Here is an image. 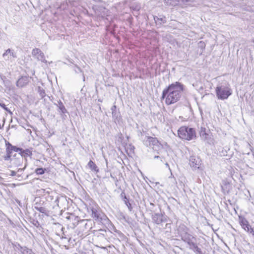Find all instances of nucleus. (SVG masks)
I'll return each mask as SVG.
<instances>
[{
    "label": "nucleus",
    "mask_w": 254,
    "mask_h": 254,
    "mask_svg": "<svg viewBox=\"0 0 254 254\" xmlns=\"http://www.w3.org/2000/svg\"><path fill=\"white\" fill-rule=\"evenodd\" d=\"M37 91L41 98H44L46 96L45 90L42 87L38 86L37 87Z\"/></svg>",
    "instance_id": "a878e982"
},
{
    "label": "nucleus",
    "mask_w": 254,
    "mask_h": 254,
    "mask_svg": "<svg viewBox=\"0 0 254 254\" xmlns=\"http://www.w3.org/2000/svg\"><path fill=\"white\" fill-rule=\"evenodd\" d=\"M178 134L181 138L188 140L193 139L196 137L195 131L193 128L185 126L179 129Z\"/></svg>",
    "instance_id": "20e7f679"
},
{
    "label": "nucleus",
    "mask_w": 254,
    "mask_h": 254,
    "mask_svg": "<svg viewBox=\"0 0 254 254\" xmlns=\"http://www.w3.org/2000/svg\"><path fill=\"white\" fill-rule=\"evenodd\" d=\"M124 201L125 204H126V205L127 206L129 211H131L132 208L131 207V204L128 202L127 198V199H124Z\"/></svg>",
    "instance_id": "2f4dec72"
},
{
    "label": "nucleus",
    "mask_w": 254,
    "mask_h": 254,
    "mask_svg": "<svg viewBox=\"0 0 254 254\" xmlns=\"http://www.w3.org/2000/svg\"><path fill=\"white\" fill-rule=\"evenodd\" d=\"M29 80L27 77L24 76L19 78L16 82V85L19 87H22L25 86L28 82Z\"/></svg>",
    "instance_id": "6ab92c4d"
},
{
    "label": "nucleus",
    "mask_w": 254,
    "mask_h": 254,
    "mask_svg": "<svg viewBox=\"0 0 254 254\" xmlns=\"http://www.w3.org/2000/svg\"><path fill=\"white\" fill-rule=\"evenodd\" d=\"M66 219L69 221L73 226H76L78 223H80L79 218L73 214H69L66 217Z\"/></svg>",
    "instance_id": "f8f14e48"
},
{
    "label": "nucleus",
    "mask_w": 254,
    "mask_h": 254,
    "mask_svg": "<svg viewBox=\"0 0 254 254\" xmlns=\"http://www.w3.org/2000/svg\"><path fill=\"white\" fill-rule=\"evenodd\" d=\"M99 233L101 235H102L103 236H105V234L106 233V231L104 229H100L98 231Z\"/></svg>",
    "instance_id": "72a5a7b5"
},
{
    "label": "nucleus",
    "mask_w": 254,
    "mask_h": 254,
    "mask_svg": "<svg viewBox=\"0 0 254 254\" xmlns=\"http://www.w3.org/2000/svg\"><path fill=\"white\" fill-rule=\"evenodd\" d=\"M16 172H15L14 171H10V176H14L16 175Z\"/></svg>",
    "instance_id": "4c0bfd02"
},
{
    "label": "nucleus",
    "mask_w": 254,
    "mask_h": 254,
    "mask_svg": "<svg viewBox=\"0 0 254 254\" xmlns=\"http://www.w3.org/2000/svg\"><path fill=\"white\" fill-rule=\"evenodd\" d=\"M153 221L157 224H159L164 221L163 219V215L158 213H155L152 216Z\"/></svg>",
    "instance_id": "aec40b11"
},
{
    "label": "nucleus",
    "mask_w": 254,
    "mask_h": 254,
    "mask_svg": "<svg viewBox=\"0 0 254 254\" xmlns=\"http://www.w3.org/2000/svg\"><path fill=\"white\" fill-rule=\"evenodd\" d=\"M25 167H26V165L25 166ZM25 168V167H24L23 169H19L18 170L17 172H22Z\"/></svg>",
    "instance_id": "79ce46f5"
},
{
    "label": "nucleus",
    "mask_w": 254,
    "mask_h": 254,
    "mask_svg": "<svg viewBox=\"0 0 254 254\" xmlns=\"http://www.w3.org/2000/svg\"><path fill=\"white\" fill-rule=\"evenodd\" d=\"M199 134L202 140L208 142L210 138V135L207 133L206 129L205 127H201L199 131Z\"/></svg>",
    "instance_id": "f3484780"
},
{
    "label": "nucleus",
    "mask_w": 254,
    "mask_h": 254,
    "mask_svg": "<svg viewBox=\"0 0 254 254\" xmlns=\"http://www.w3.org/2000/svg\"><path fill=\"white\" fill-rule=\"evenodd\" d=\"M121 197L123 198V200H124V199H127V196H126V194H125V193L124 192H122L121 193Z\"/></svg>",
    "instance_id": "e433bc0d"
},
{
    "label": "nucleus",
    "mask_w": 254,
    "mask_h": 254,
    "mask_svg": "<svg viewBox=\"0 0 254 254\" xmlns=\"http://www.w3.org/2000/svg\"><path fill=\"white\" fill-rule=\"evenodd\" d=\"M115 232H117V233H118L119 235L120 234H122V233L118 230H117V229H115Z\"/></svg>",
    "instance_id": "a19ab883"
},
{
    "label": "nucleus",
    "mask_w": 254,
    "mask_h": 254,
    "mask_svg": "<svg viewBox=\"0 0 254 254\" xmlns=\"http://www.w3.org/2000/svg\"><path fill=\"white\" fill-rule=\"evenodd\" d=\"M57 107L59 108V111L63 114H65L67 113V110L65 109L63 103L61 102V101H58V104H56Z\"/></svg>",
    "instance_id": "412c9836"
},
{
    "label": "nucleus",
    "mask_w": 254,
    "mask_h": 254,
    "mask_svg": "<svg viewBox=\"0 0 254 254\" xmlns=\"http://www.w3.org/2000/svg\"><path fill=\"white\" fill-rule=\"evenodd\" d=\"M88 165L92 170L96 172H98L99 171L98 167L96 166L95 163L93 162L92 160L89 161V162L88 163Z\"/></svg>",
    "instance_id": "393cba45"
},
{
    "label": "nucleus",
    "mask_w": 254,
    "mask_h": 254,
    "mask_svg": "<svg viewBox=\"0 0 254 254\" xmlns=\"http://www.w3.org/2000/svg\"><path fill=\"white\" fill-rule=\"evenodd\" d=\"M89 223L87 220H80L79 224L82 230V233L80 235V232H79L78 233V235H80L81 237L84 234L83 232L84 230H89L91 228V224H89Z\"/></svg>",
    "instance_id": "1a4fd4ad"
},
{
    "label": "nucleus",
    "mask_w": 254,
    "mask_h": 254,
    "mask_svg": "<svg viewBox=\"0 0 254 254\" xmlns=\"http://www.w3.org/2000/svg\"><path fill=\"white\" fill-rule=\"evenodd\" d=\"M93 9L95 11L96 14L101 17H104L107 15V10L103 6H98L94 5Z\"/></svg>",
    "instance_id": "9d476101"
},
{
    "label": "nucleus",
    "mask_w": 254,
    "mask_h": 254,
    "mask_svg": "<svg viewBox=\"0 0 254 254\" xmlns=\"http://www.w3.org/2000/svg\"><path fill=\"white\" fill-rule=\"evenodd\" d=\"M239 223L241 227L245 230V231H249V229L251 226L249 224L248 221L244 217H239Z\"/></svg>",
    "instance_id": "ddd939ff"
},
{
    "label": "nucleus",
    "mask_w": 254,
    "mask_h": 254,
    "mask_svg": "<svg viewBox=\"0 0 254 254\" xmlns=\"http://www.w3.org/2000/svg\"><path fill=\"white\" fill-rule=\"evenodd\" d=\"M9 146L11 148L12 150L15 152L19 153L21 152V151H22V148H19L15 146H12L10 143L9 144Z\"/></svg>",
    "instance_id": "c85d7f7f"
},
{
    "label": "nucleus",
    "mask_w": 254,
    "mask_h": 254,
    "mask_svg": "<svg viewBox=\"0 0 254 254\" xmlns=\"http://www.w3.org/2000/svg\"><path fill=\"white\" fill-rule=\"evenodd\" d=\"M165 165H166V166H167V167H169V165L168 163H165Z\"/></svg>",
    "instance_id": "a18cd8bd"
},
{
    "label": "nucleus",
    "mask_w": 254,
    "mask_h": 254,
    "mask_svg": "<svg viewBox=\"0 0 254 254\" xmlns=\"http://www.w3.org/2000/svg\"><path fill=\"white\" fill-rule=\"evenodd\" d=\"M143 143L145 146L151 147L157 153H159L160 151L163 149L162 145L155 137L145 136L143 140Z\"/></svg>",
    "instance_id": "7ed1b4c3"
},
{
    "label": "nucleus",
    "mask_w": 254,
    "mask_h": 254,
    "mask_svg": "<svg viewBox=\"0 0 254 254\" xmlns=\"http://www.w3.org/2000/svg\"><path fill=\"white\" fill-rule=\"evenodd\" d=\"M150 205H153V204L152 203H150Z\"/></svg>",
    "instance_id": "de8ad7c7"
},
{
    "label": "nucleus",
    "mask_w": 254,
    "mask_h": 254,
    "mask_svg": "<svg viewBox=\"0 0 254 254\" xmlns=\"http://www.w3.org/2000/svg\"><path fill=\"white\" fill-rule=\"evenodd\" d=\"M60 200V198L58 197L57 198H56V199L55 201V203H56V204L58 206H59V202Z\"/></svg>",
    "instance_id": "58836bf2"
},
{
    "label": "nucleus",
    "mask_w": 254,
    "mask_h": 254,
    "mask_svg": "<svg viewBox=\"0 0 254 254\" xmlns=\"http://www.w3.org/2000/svg\"><path fill=\"white\" fill-rule=\"evenodd\" d=\"M215 91L217 98L221 100L226 99L232 94L230 85L226 82L218 85Z\"/></svg>",
    "instance_id": "f03ea898"
},
{
    "label": "nucleus",
    "mask_w": 254,
    "mask_h": 254,
    "mask_svg": "<svg viewBox=\"0 0 254 254\" xmlns=\"http://www.w3.org/2000/svg\"><path fill=\"white\" fill-rule=\"evenodd\" d=\"M35 226H36V227H38V226L39 225V222L38 221H36L35 222V223L34 224Z\"/></svg>",
    "instance_id": "ea45409f"
},
{
    "label": "nucleus",
    "mask_w": 254,
    "mask_h": 254,
    "mask_svg": "<svg viewBox=\"0 0 254 254\" xmlns=\"http://www.w3.org/2000/svg\"><path fill=\"white\" fill-rule=\"evenodd\" d=\"M32 56L38 61H41L43 63H47V61L45 58V55L42 51L38 48H35L32 51Z\"/></svg>",
    "instance_id": "0eeeda50"
},
{
    "label": "nucleus",
    "mask_w": 254,
    "mask_h": 254,
    "mask_svg": "<svg viewBox=\"0 0 254 254\" xmlns=\"http://www.w3.org/2000/svg\"><path fill=\"white\" fill-rule=\"evenodd\" d=\"M2 57L4 60L8 61L11 60L12 58H16V56L13 50L8 49L3 54Z\"/></svg>",
    "instance_id": "9b49d317"
},
{
    "label": "nucleus",
    "mask_w": 254,
    "mask_h": 254,
    "mask_svg": "<svg viewBox=\"0 0 254 254\" xmlns=\"http://www.w3.org/2000/svg\"><path fill=\"white\" fill-rule=\"evenodd\" d=\"M154 20L155 22L157 23L161 24L162 22L163 23H165L166 22V19L165 16H162L161 17H158L157 16H154Z\"/></svg>",
    "instance_id": "b1692460"
},
{
    "label": "nucleus",
    "mask_w": 254,
    "mask_h": 254,
    "mask_svg": "<svg viewBox=\"0 0 254 254\" xmlns=\"http://www.w3.org/2000/svg\"><path fill=\"white\" fill-rule=\"evenodd\" d=\"M0 106L4 110L9 112L10 114H12V112L10 111L8 108L6 107V105L1 101H0Z\"/></svg>",
    "instance_id": "7c9ffc66"
},
{
    "label": "nucleus",
    "mask_w": 254,
    "mask_h": 254,
    "mask_svg": "<svg viewBox=\"0 0 254 254\" xmlns=\"http://www.w3.org/2000/svg\"><path fill=\"white\" fill-rule=\"evenodd\" d=\"M188 245L190 246V248L194 252H195L197 254H202V251L200 248H198L197 246V244L193 242V240L191 241Z\"/></svg>",
    "instance_id": "a211bd4d"
},
{
    "label": "nucleus",
    "mask_w": 254,
    "mask_h": 254,
    "mask_svg": "<svg viewBox=\"0 0 254 254\" xmlns=\"http://www.w3.org/2000/svg\"><path fill=\"white\" fill-rule=\"evenodd\" d=\"M19 251L22 254H35L31 249H29L25 247L20 246Z\"/></svg>",
    "instance_id": "5701e85b"
},
{
    "label": "nucleus",
    "mask_w": 254,
    "mask_h": 254,
    "mask_svg": "<svg viewBox=\"0 0 254 254\" xmlns=\"http://www.w3.org/2000/svg\"><path fill=\"white\" fill-rule=\"evenodd\" d=\"M179 5L182 7H187L188 6H195L194 0H179Z\"/></svg>",
    "instance_id": "4468645a"
},
{
    "label": "nucleus",
    "mask_w": 254,
    "mask_h": 254,
    "mask_svg": "<svg viewBox=\"0 0 254 254\" xmlns=\"http://www.w3.org/2000/svg\"><path fill=\"white\" fill-rule=\"evenodd\" d=\"M159 157H160V156H158V155H155L154 157V159H156V158H158Z\"/></svg>",
    "instance_id": "37998d69"
},
{
    "label": "nucleus",
    "mask_w": 254,
    "mask_h": 254,
    "mask_svg": "<svg viewBox=\"0 0 254 254\" xmlns=\"http://www.w3.org/2000/svg\"><path fill=\"white\" fill-rule=\"evenodd\" d=\"M9 144H10V143L8 142L6 143V152L7 154L11 155V153L12 150L11 148L10 147Z\"/></svg>",
    "instance_id": "c756f323"
},
{
    "label": "nucleus",
    "mask_w": 254,
    "mask_h": 254,
    "mask_svg": "<svg viewBox=\"0 0 254 254\" xmlns=\"http://www.w3.org/2000/svg\"><path fill=\"white\" fill-rule=\"evenodd\" d=\"M91 216L97 222H103L107 219V216L102 212L100 208L96 206L90 207Z\"/></svg>",
    "instance_id": "39448f33"
},
{
    "label": "nucleus",
    "mask_w": 254,
    "mask_h": 254,
    "mask_svg": "<svg viewBox=\"0 0 254 254\" xmlns=\"http://www.w3.org/2000/svg\"><path fill=\"white\" fill-rule=\"evenodd\" d=\"M45 168H38L35 169V173L38 175H40L44 174L45 173Z\"/></svg>",
    "instance_id": "bb28decb"
},
{
    "label": "nucleus",
    "mask_w": 254,
    "mask_h": 254,
    "mask_svg": "<svg viewBox=\"0 0 254 254\" xmlns=\"http://www.w3.org/2000/svg\"><path fill=\"white\" fill-rule=\"evenodd\" d=\"M34 208L36 210L45 214L46 215H48L49 214V211L46 207L45 204L43 205V206H42L40 203H36L34 205Z\"/></svg>",
    "instance_id": "2eb2a0df"
},
{
    "label": "nucleus",
    "mask_w": 254,
    "mask_h": 254,
    "mask_svg": "<svg viewBox=\"0 0 254 254\" xmlns=\"http://www.w3.org/2000/svg\"><path fill=\"white\" fill-rule=\"evenodd\" d=\"M188 228L185 225L180 226L178 231L181 239L188 244L195 238L188 232Z\"/></svg>",
    "instance_id": "423d86ee"
},
{
    "label": "nucleus",
    "mask_w": 254,
    "mask_h": 254,
    "mask_svg": "<svg viewBox=\"0 0 254 254\" xmlns=\"http://www.w3.org/2000/svg\"><path fill=\"white\" fill-rule=\"evenodd\" d=\"M4 159L5 160H10L11 161H14L13 159L11 158V155L6 154L4 157Z\"/></svg>",
    "instance_id": "473e14b6"
},
{
    "label": "nucleus",
    "mask_w": 254,
    "mask_h": 254,
    "mask_svg": "<svg viewBox=\"0 0 254 254\" xmlns=\"http://www.w3.org/2000/svg\"><path fill=\"white\" fill-rule=\"evenodd\" d=\"M179 0H164V2L166 5L176 6L179 5Z\"/></svg>",
    "instance_id": "4be33fe9"
},
{
    "label": "nucleus",
    "mask_w": 254,
    "mask_h": 254,
    "mask_svg": "<svg viewBox=\"0 0 254 254\" xmlns=\"http://www.w3.org/2000/svg\"><path fill=\"white\" fill-rule=\"evenodd\" d=\"M199 44L201 45V46H203L204 44V42H202L201 41L199 42Z\"/></svg>",
    "instance_id": "c03bdc74"
},
{
    "label": "nucleus",
    "mask_w": 254,
    "mask_h": 254,
    "mask_svg": "<svg viewBox=\"0 0 254 254\" xmlns=\"http://www.w3.org/2000/svg\"><path fill=\"white\" fill-rule=\"evenodd\" d=\"M189 161L190 165L193 170L199 168L201 165V160L198 157L191 156L190 157Z\"/></svg>",
    "instance_id": "6e6552de"
},
{
    "label": "nucleus",
    "mask_w": 254,
    "mask_h": 254,
    "mask_svg": "<svg viewBox=\"0 0 254 254\" xmlns=\"http://www.w3.org/2000/svg\"><path fill=\"white\" fill-rule=\"evenodd\" d=\"M183 91V85L181 83L176 82L169 85L163 90L162 99H165L167 105H171L177 102L181 97Z\"/></svg>",
    "instance_id": "f257e3e1"
},
{
    "label": "nucleus",
    "mask_w": 254,
    "mask_h": 254,
    "mask_svg": "<svg viewBox=\"0 0 254 254\" xmlns=\"http://www.w3.org/2000/svg\"><path fill=\"white\" fill-rule=\"evenodd\" d=\"M112 113V117L114 120L118 121L120 119V114L119 112H118V111H116V112H114Z\"/></svg>",
    "instance_id": "cd10ccee"
},
{
    "label": "nucleus",
    "mask_w": 254,
    "mask_h": 254,
    "mask_svg": "<svg viewBox=\"0 0 254 254\" xmlns=\"http://www.w3.org/2000/svg\"><path fill=\"white\" fill-rule=\"evenodd\" d=\"M19 154L20 155L21 159H22L23 158H24L25 161L27 162V157H31L32 155V149H22V151L19 152Z\"/></svg>",
    "instance_id": "dca6fc26"
},
{
    "label": "nucleus",
    "mask_w": 254,
    "mask_h": 254,
    "mask_svg": "<svg viewBox=\"0 0 254 254\" xmlns=\"http://www.w3.org/2000/svg\"><path fill=\"white\" fill-rule=\"evenodd\" d=\"M253 237H254V236H253Z\"/></svg>",
    "instance_id": "09e8293b"
},
{
    "label": "nucleus",
    "mask_w": 254,
    "mask_h": 254,
    "mask_svg": "<svg viewBox=\"0 0 254 254\" xmlns=\"http://www.w3.org/2000/svg\"><path fill=\"white\" fill-rule=\"evenodd\" d=\"M20 164V161H18V163H16V164L17 165V166H19Z\"/></svg>",
    "instance_id": "49530a36"
},
{
    "label": "nucleus",
    "mask_w": 254,
    "mask_h": 254,
    "mask_svg": "<svg viewBox=\"0 0 254 254\" xmlns=\"http://www.w3.org/2000/svg\"><path fill=\"white\" fill-rule=\"evenodd\" d=\"M117 107L116 105H114L111 108L112 112L113 113L114 112H116L117 111Z\"/></svg>",
    "instance_id": "c9c22d12"
},
{
    "label": "nucleus",
    "mask_w": 254,
    "mask_h": 254,
    "mask_svg": "<svg viewBox=\"0 0 254 254\" xmlns=\"http://www.w3.org/2000/svg\"><path fill=\"white\" fill-rule=\"evenodd\" d=\"M247 232H248L249 233H250L251 234H252L253 236H254V229L252 228L251 227L249 228V231H246Z\"/></svg>",
    "instance_id": "f704fd0d"
}]
</instances>
